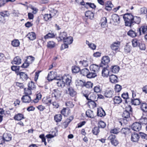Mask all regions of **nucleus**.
<instances>
[{"label": "nucleus", "instance_id": "nucleus-1", "mask_svg": "<svg viewBox=\"0 0 147 147\" xmlns=\"http://www.w3.org/2000/svg\"><path fill=\"white\" fill-rule=\"evenodd\" d=\"M51 72H50L48 74L47 78L49 81H52L53 80H57L56 82L57 85L59 87L63 88L65 86V84L68 86H69L71 83V80L69 78L68 76L65 75H63L61 77H55L54 79H52V76Z\"/></svg>", "mask_w": 147, "mask_h": 147}, {"label": "nucleus", "instance_id": "nucleus-2", "mask_svg": "<svg viewBox=\"0 0 147 147\" xmlns=\"http://www.w3.org/2000/svg\"><path fill=\"white\" fill-rule=\"evenodd\" d=\"M123 18L126 26L131 27L133 25V16L131 13H126L123 15Z\"/></svg>", "mask_w": 147, "mask_h": 147}, {"label": "nucleus", "instance_id": "nucleus-3", "mask_svg": "<svg viewBox=\"0 0 147 147\" xmlns=\"http://www.w3.org/2000/svg\"><path fill=\"white\" fill-rule=\"evenodd\" d=\"M132 109L130 106H128L126 108V110L124 111L123 112L122 116L123 118V120L127 121L129 118L130 115V112H132Z\"/></svg>", "mask_w": 147, "mask_h": 147}, {"label": "nucleus", "instance_id": "nucleus-4", "mask_svg": "<svg viewBox=\"0 0 147 147\" xmlns=\"http://www.w3.org/2000/svg\"><path fill=\"white\" fill-rule=\"evenodd\" d=\"M9 13L7 11H4L0 12V24H4L5 22V18L8 17Z\"/></svg>", "mask_w": 147, "mask_h": 147}, {"label": "nucleus", "instance_id": "nucleus-5", "mask_svg": "<svg viewBox=\"0 0 147 147\" xmlns=\"http://www.w3.org/2000/svg\"><path fill=\"white\" fill-rule=\"evenodd\" d=\"M140 29H138L134 30H130L127 33V35L131 37L134 38L136 36L141 35V33L140 31Z\"/></svg>", "mask_w": 147, "mask_h": 147}, {"label": "nucleus", "instance_id": "nucleus-6", "mask_svg": "<svg viewBox=\"0 0 147 147\" xmlns=\"http://www.w3.org/2000/svg\"><path fill=\"white\" fill-rule=\"evenodd\" d=\"M120 42L119 41H117L113 42L110 46L111 49L113 51L117 52L119 51V46Z\"/></svg>", "mask_w": 147, "mask_h": 147}, {"label": "nucleus", "instance_id": "nucleus-7", "mask_svg": "<svg viewBox=\"0 0 147 147\" xmlns=\"http://www.w3.org/2000/svg\"><path fill=\"white\" fill-rule=\"evenodd\" d=\"M110 61V59L109 56H107L103 57L102 59L100 66L103 67L104 65L107 66Z\"/></svg>", "mask_w": 147, "mask_h": 147}, {"label": "nucleus", "instance_id": "nucleus-8", "mask_svg": "<svg viewBox=\"0 0 147 147\" xmlns=\"http://www.w3.org/2000/svg\"><path fill=\"white\" fill-rule=\"evenodd\" d=\"M141 125L138 122L134 123L131 125V128L134 131H138L140 130L141 129Z\"/></svg>", "mask_w": 147, "mask_h": 147}, {"label": "nucleus", "instance_id": "nucleus-9", "mask_svg": "<svg viewBox=\"0 0 147 147\" xmlns=\"http://www.w3.org/2000/svg\"><path fill=\"white\" fill-rule=\"evenodd\" d=\"M110 71L109 70V66L108 65L106 67L103 68L102 71V76L107 77L108 75H109Z\"/></svg>", "mask_w": 147, "mask_h": 147}, {"label": "nucleus", "instance_id": "nucleus-10", "mask_svg": "<svg viewBox=\"0 0 147 147\" xmlns=\"http://www.w3.org/2000/svg\"><path fill=\"white\" fill-rule=\"evenodd\" d=\"M67 36V33L63 32L60 33L59 36L57 37V39L59 42L63 41Z\"/></svg>", "mask_w": 147, "mask_h": 147}, {"label": "nucleus", "instance_id": "nucleus-11", "mask_svg": "<svg viewBox=\"0 0 147 147\" xmlns=\"http://www.w3.org/2000/svg\"><path fill=\"white\" fill-rule=\"evenodd\" d=\"M90 71L96 74L99 71L100 66L97 65L93 64L90 65Z\"/></svg>", "mask_w": 147, "mask_h": 147}, {"label": "nucleus", "instance_id": "nucleus-12", "mask_svg": "<svg viewBox=\"0 0 147 147\" xmlns=\"http://www.w3.org/2000/svg\"><path fill=\"white\" fill-rule=\"evenodd\" d=\"M140 138L139 135L136 132L131 134V140L133 142H137Z\"/></svg>", "mask_w": 147, "mask_h": 147}, {"label": "nucleus", "instance_id": "nucleus-13", "mask_svg": "<svg viewBox=\"0 0 147 147\" xmlns=\"http://www.w3.org/2000/svg\"><path fill=\"white\" fill-rule=\"evenodd\" d=\"M61 92L58 89H54L53 92L52 94V96L55 98L56 99H58L60 96Z\"/></svg>", "mask_w": 147, "mask_h": 147}, {"label": "nucleus", "instance_id": "nucleus-14", "mask_svg": "<svg viewBox=\"0 0 147 147\" xmlns=\"http://www.w3.org/2000/svg\"><path fill=\"white\" fill-rule=\"evenodd\" d=\"M11 136L9 133H5L3 135V139L4 141L8 142L11 139Z\"/></svg>", "mask_w": 147, "mask_h": 147}, {"label": "nucleus", "instance_id": "nucleus-15", "mask_svg": "<svg viewBox=\"0 0 147 147\" xmlns=\"http://www.w3.org/2000/svg\"><path fill=\"white\" fill-rule=\"evenodd\" d=\"M17 75H19L20 79L22 80H26L28 78L27 75L25 73L23 72H19L17 74Z\"/></svg>", "mask_w": 147, "mask_h": 147}, {"label": "nucleus", "instance_id": "nucleus-16", "mask_svg": "<svg viewBox=\"0 0 147 147\" xmlns=\"http://www.w3.org/2000/svg\"><path fill=\"white\" fill-rule=\"evenodd\" d=\"M131 103L134 105H138L142 103L140 100L138 98L131 99L130 101Z\"/></svg>", "mask_w": 147, "mask_h": 147}, {"label": "nucleus", "instance_id": "nucleus-17", "mask_svg": "<svg viewBox=\"0 0 147 147\" xmlns=\"http://www.w3.org/2000/svg\"><path fill=\"white\" fill-rule=\"evenodd\" d=\"M105 9L108 11H110L113 7V5L110 1H107L105 4Z\"/></svg>", "mask_w": 147, "mask_h": 147}, {"label": "nucleus", "instance_id": "nucleus-18", "mask_svg": "<svg viewBox=\"0 0 147 147\" xmlns=\"http://www.w3.org/2000/svg\"><path fill=\"white\" fill-rule=\"evenodd\" d=\"M22 100L23 102L25 103H29L31 101L30 97L28 95H25L22 98Z\"/></svg>", "mask_w": 147, "mask_h": 147}, {"label": "nucleus", "instance_id": "nucleus-19", "mask_svg": "<svg viewBox=\"0 0 147 147\" xmlns=\"http://www.w3.org/2000/svg\"><path fill=\"white\" fill-rule=\"evenodd\" d=\"M139 123L141 125H146L147 124V118L145 116H142L139 119Z\"/></svg>", "mask_w": 147, "mask_h": 147}, {"label": "nucleus", "instance_id": "nucleus-20", "mask_svg": "<svg viewBox=\"0 0 147 147\" xmlns=\"http://www.w3.org/2000/svg\"><path fill=\"white\" fill-rule=\"evenodd\" d=\"M109 79L110 81L112 83H116L118 82L117 77L115 75H111L110 76Z\"/></svg>", "mask_w": 147, "mask_h": 147}, {"label": "nucleus", "instance_id": "nucleus-21", "mask_svg": "<svg viewBox=\"0 0 147 147\" xmlns=\"http://www.w3.org/2000/svg\"><path fill=\"white\" fill-rule=\"evenodd\" d=\"M97 114L98 116L102 117H104L106 115L105 111L101 108L98 109Z\"/></svg>", "mask_w": 147, "mask_h": 147}, {"label": "nucleus", "instance_id": "nucleus-22", "mask_svg": "<svg viewBox=\"0 0 147 147\" xmlns=\"http://www.w3.org/2000/svg\"><path fill=\"white\" fill-rule=\"evenodd\" d=\"M70 111L68 108H63L61 111V113L65 116H67L70 113Z\"/></svg>", "mask_w": 147, "mask_h": 147}, {"label": "nucleus", "instance_id": "nucleus-23", "mask_svg": "<svg viewBox=\"0 0 147 147\" xmlns=\"http://www.w3.org/2000/svg\"><path fill=\"white\" fill-rule=\"evenodd\" d=\"M119 67L117 65L112 66L110 68V70L113 73H118L119 70Z\"/></svg>", "mask_w": 147, "mask_h": 147}, {"label": "nucleus", "instance_id": "nucleus-24", "mask_svg": "<svg viewBox=\"0 0 147 147\" xmlns=\"http://www.w3.org/2000/svg\"><path fill=\"white\" fill-rule=\"evenodd\" d=\"M13 118L15 120L20 121L24 119V117L23 114L19 113L16 115Z\"/></svg>", "mask_w": 147, "mask_h": 147}, {"label": "nucleus", "instance_id": "nucleus-25", "mask_svg": "<svg viewBox=\"0 0 147 147\" xmlns=\"http://www.w3.org/2000/svg\"><path fill=\"white\" fill-rule=\"evenodd\" d=\"M21 60L19 57H16L13 59L12 62L13 64L19 65L21 63Z\"/></svg>", "mask_w": 147, "mask_h": 147}, {"label": "nucleus", "instance_id": "nucleus-26", "mask_svg": "<svg viewBox=\"0 0 147 147\" xmlns=\"http://www.w3.org/2000/svg\"><path fill=\"white\" fill-rule=\"evenodd\" d=\"M114 92L113 90H109L106 91L105 94V96L107 98H111L114 95Z\"/></svg>", "mask_w": 147, "mask_h": 147}, {"label": "nucleus", "instance_id": "nucleus-27", "mask_svg": "<svg viewBox=\"0 0 147 147\" xmlns=\"http://www.w3.org/2000/svg\"><path fill=\"white\" fill-rule=\"evenodd\" d=\"M112 19L115 22H117L118 23L120 22V18L117 14H114L112 16Z\"/></svg>", "mask_w": 147, "mask_h": 147}, {"label": "nucleus", "instance_id": "nucleus-28", "mask_svg": "<svg viewBox=\"0 0 147 147\" xmlns=\"http://www.w3.org/2000/svg\"><path fill=\"white\" fill-rule=\"evenodd\" d=\"M138 29H140V31L141 33V35L142 34H144L147 33V26H143L140 28H138Z\"/></svg>", "mask_w": 147, "mask_h": 147}, {"label": "nucleus", "instance_id": "nucleus-29", "mask_svg": "<svg viewBox=\"0 0 147 147\" xmlns=\"http://www.w3.org/2000/svg\"><path fill=\"white\" fill-rule=\"evenodd\" d=\"M140 108L141 110L144 112H147V103L145 102H142L141 104Z\"/></svg>", "mask_w": 147, "mask_h": 147}, {"label": "nucleus", "instance_id": "nucleus-30", "mask_svg": "<svg viewBox=\"0 0 147 147\" xmlns=\"http://www.w3.org/2000/svg\"><path fill=\"white\" fill-rule=\"evenodd\" d=\"M85 16L90 19H92L93 18L94 13L90 11H86L85 13Z\"/></svg>", "mask_w": 147, "mask_h": 147}, {"label": "nucleus", "instance_id": "nucleus-31", "mask_svg": "<svg viewBox=\"0 0 147 147\" xmlns=\"http://www.w3.org/2000/svg\"><path fill=\"white\" fill-rule=\"evenodd\" d=\"M68 90L69 92V94L71 96L73 97L76 94V91L72 87H69Z\"/></svg>", "mask_w": 147, "mask_h": 147}, {"label": "nucleus", "instance_id": "nucleus-32", "mask_svg": "<svg viewBox=\"0 0 147 147\" xmlns=\"http://www.w3.org/2000/svg\"><path fill=\"white\" fill-rule=\"evenodd\" d=\"M73 41V39L72 37L69 36L67 37V36L65 38L63 41V42L65 43H67L69 45L71 44Z\"/></svg>", "mask_w": 147, "mask_h": 147}, {"label": "nucleus", "instance_id": "nucleus-33", "mask_svg": "<svg viewBox=\"0 0 147 147\" xmlns=\"http://www.w3.org/2000/svg\"><path fill=\"white\" fill-rule=\"evenodd\" d=\"M55 36V35L53 33L49 32L46 35L44 36L43 38H42V39H45L46 40L47 39L50 38H53Z\"/></svg>", "mask_w": 147, "mask_h": 147}, {"label": "nucleus", "instance_id": "nucleus-34", "mask_svg": "<svg viewBox=\"0 0 147 147\" xmlns=\"http://www.w3.org/2000/svg\"><path fill=\"white\" fill-rule=\"evenodd\" d=\"M27 37L31 40H33L36 38L35 34L33 32L29 33L27 34Z\"/></svg>", "mask_w": 147, "mask_h": 147}, {"label": "nucleus", "instance_id": "nucleus-35", "mask_svg": "<svg viewBox=\"0 0 147 147\" xmlns=\"http://www.w3.org/2000/svg\"><path fill=\"white\" fill-rule=\"evenodd\" d=\"M56 45V43L53 41H50L47 42V47L49 48H53Z\"/></svg>", "mask_w": 147, "mask_h": 147}, {"label": "nucleus", "instance_id": "nucleus-36", "mask_svg": "<svg viewBox=\"0 0 147 147\" xmlns=\"http://www.w3.org/2000/svg\"><path fill=\"white\" fill-rule=\"evenodd\" d=\"M62 119V116L61 114H59L55 115L54 116V120L56 122H60Z\"/></svg>", "mask_w": 147, "mask_h": 147}, {"label": "nucleus", "instance_id": "nucleus-37", "mask_svg": "<svg viewBox=\"0 0 147 147\" xmlns=\"http://www.w3.org/2000/svg\"><path fill=\"white\" fill-rule=\"evenodd\" d=\"M113 101L115 104H119L122 102V99L120 97L115 96L113 98Z\"/></svg>", "mask_w": 147, "mask_h": 147}, {"label": "nucleus", "instance_id": "nucleus-38", "mask_svg": "<svg viewBox=\"0 0 147 147\" xmlns=\"http://www.w3.org/2000/svg\"><path fill=\"white\" fill-rule=\"evenodd\" d=\"M42 101L43 103L48 105H50L51 104V100L50 98H44L42 99Z\"/></svg>", "mask_w": 147, "mask_h": 147}, {"label": "nucleus", "instance_id": "nucleus-39", "mask_svg": "<svg viewBox=\"0 0 147 147\" xmlns=\"http://www.w3.org/2000/svg\"><path fill=\"white\" fill-rule=\"evenodd\" d=\"M35 59L34 57L30 56L27 57V59L26 60V62L28 63L29 64L32 63L34 61Z\"/></svg>", "mask_w": 147, "mask_h": 147}, {"label": "nucleus", "instance_id": "nucleus-40", "mask_svg": "<svg viewBox=\"0 0 147 147\" xmlns=\"http://www.w3.org/2000/svg\"><path fill=\"white\" fill-rule=\"evenodd\" d=\"M86 115L89 117L93 118L94 117L93 112L91 110H88L86 111Z\"/></svg>", "mask_w": 147, "mask_h": 147}, {"label": "nucleus", "instance_id": "nucleus-41", "mask_svg": "<svg viewBox=\"0 0 147 147\" xmlns=\"http://www.w3.org/2000/svg\"><path fill=\"white\" fill-rule=\"evenodd\" d=\"M132 45L133 47H135L138 46L140 43L136 39H134L132 41Z\"/></svg>", "mask_w": 147, "mask_h": 147}, {"label": "nucleus", "instance_id": "nucleus-42", "mask_svg": "<svg viewBox=\"0 0 147 147\" xmlns=\"http://www.w3.org/2000/svg\"><path fill=\"white\" fill-rule=\"evenodd\" d=\"M99 128L98 127H94L92 130V133L95 135H98L100 132Z\"/></svg>", "mask_w": 147, "mask_h": 147}, {"label": "nucleus", "instance_id": "nucleus-43", "mask_svg": "<svg viewBox=\"0 0 147 147\" xmlns=\"http://www.w3.org/2000/svg\"><path fill=\"white\" fill-rule=\"evenodd\" d=\"M102 23L101 24V26L102 28H105L106 26L107 23V19L105 17H103L101 20Z\"/></svg>", "mask_w": 147, "mask_h": 147}, {"label": "nucleus", "instance_id": "nucleus-44", "mask_svg": "<svg viewBox=\"0 0 147 147\" xmlns=\"http://www.w3.org/2000/svg\"><path fill=\"white\" fill-rule=\"evenodd\" d=\"M133 25L134 23L139 24L141 22V18L140 17L136 16H133Z\"/></svg>", "mask_w": 147, "mask_h": 147}, {"label": "nucleus", "instance_id": "nucleus-45", "mask_svg": "<svg viewBox=\"0 0 147 147\" xmlns=\"http://www.w3.org/2000/svg\"><path fill=\"white\" fill-rule=\"evenodd\" d=\"M122 97L124 99H126L125 102L127 103H128V102H129L128 100L129 99L128 98V93L127 92H126L125 93H123L121 95Z\"/></svg>", "mask_w": 147, "mask_h": 147}, {"label": "nucleus", "instance_id": "nucleus-46", "mask_svg": "<svg viewBox=\"0 0 147 147\" xmlns=\"http://www.w3.org/2000/svg\"><path fill=\"white\" fill-rule=\"evenodd\" d=\"M97 76L96 74L95 73L93 72H89H89L88 73L87 75L86 76V77L89 78H94L95 77Z\"/></svg>", "mask_w": 147, "mask_h": 147}, {"label": "nucleus", "instance_id": "nucleus-47", "mask_svg": "<svg viewBox=\"0 0 147 147\" xmlns=\"http://www.w3.org/2000/svg\"><path fill=\"white\" fill-rule=\"evenodd\" d=\"M20 44V42L18 40H14L11 42V45L14 47L19 46Z\"/></svg>", "mask_w": 147, "mask_h": 147}, {"label": "nucleus", "instance_id": "nucleus-48", "mask_svg": "<svg viewBox=\"0 0 147 147\" xmlns=\"http://www.w3.org/2000/svg\"><path fill=\"white\" fill-rule=\"evenodd\" d=\"M79 64L81 66L86 67L88 65V62L86 60H83L79 61Z\"/></svg>", "mask_w": 147, "mask_h": 147}, {"label": "nucleus", "instance_id": "nucleus-49", "mask_svg": "<svg viewBox=\"0 0 147 147\" xmlns=\"http://www.w3.org/2000/svg\"><path fill=\"white\" fill-rule=\"evenodd\" d=\"M89 71L87 68H84L80 71V73L82 75L86 76L88 73L89 72Z\"/></svg>", "mask_w": 147, "mask_h": 147}, {"label": "nucleus", "instance_id": "nucleus-50", "mask_svg": "<svg viewBox=\"0 0 147 147\" xmlns=\"http://www.w3.org/2000/svg\"><path fill=\"white\" fill-rule=\"evenodd\" d=\"M28 88L32 90H33L36 88L35 85L32 81L28 83Z\"/></svg>", "mask_w": 147, "mask_h": 147}, {"label": "nucleus", "instance_id": "nucleus-51", "mask_svg": "<svg viewBox=\"0 0 147 147\" xmlns=\"http://www.w3.org/2000/svg\"><path fill=\"white\" fill-rule=\"evenodd\" d=\"M139 137H140L144 141L147 140V134L143 132L139 133Z\"/></svg>", "mask_w": 147, "mask_h": 147}, {"label": "nucleus", "instance_id": "nucleus-52", "mask_svg": "<svg viewBox=\"0 0 147 147\" xmlns=\"http://www.w3.org/2000/svg\"><path fill=\"white\" fill-rule=\"evenodd\" d=\"M131 46L129 45H126L124 48V52L126 53L130 52L131 50Z\"/></svg>", "mask_w": 147, "mask_h": 147}, {"label": "nucleus", "instance_id": "nucleus-53", "mask_svg": "<svg viewBox=\"0 0 147 147\" xmlns=\"http://www.w3.org/2000/svg\"><path fill=\"white\" fill-rule=\"evenodd\" d=\"M80 70V68L76 66H75L72 67V71L73 73H78Z\"/></svg>", "mask_w": 147, "mask_h": 147}, {"label": "nucleus", "instance_id": "nucleus-54", "mask_svg": "<svg viewBox=\"0 0 147 147\" xmlns=\"http://www.w3.org/2000/svg\"><path fill=\"white\" fill-rule=\"evenodd\" d=\"M105 123L102 121H99L98 123V127L99 128H103L106 126Z\"/></svg>", "mask_w": 147, "mask_h": 147}, {"label": "nucleus", "instance_id": "nucleus-55", "mask_svg": "<svg viewBox=\"0 0 147 147\" xmlns=\"http://www.w3.org/2000/svg\"><path fill=\"white\" fill-rule=\"evenodd\" d=\"M57 10L54 9H53L51 10V11H50V13H49V14L51 18L56 16L57 13Z\"/></svg>", "mask_w": 147, "mask_h": 147}, {"label": "nucleus", "instance_id": "nucleus-56", "mask_svg": "<svg viewBox=\"0 0 147 147\" xmlns=\"http://www.w3.org/2000/svg\"><path fill=\"white\" fill-rule=\"evenodd\" d=\"M31 89L28 88H25L24 89V92L25 95H28L32 94Z\"/></svg>", "mask_w": 147, "mask_h": 147}, {"label": "nucleus", "instance_id": "nucleus-57", "mask_svg": "<svg viewBox=\"0 0 147 147\" xmlns=\"http://www.w3.org/2000/svg\"><path fill=\"white\" fill-rule=\"evenodd\" d=\"M122 89L121 86L119 84H116L115 86V90L116 92H119Z\"/></svg>", "mask_w": 147, "mask_h": 147}, {"label": "nucleus", "instance_id": "nucleus-58", "mask_svg": "<svg viewBox=\"0 0 147 147\" xmlns=\"http://www.w3.org/2000/svg\"><path fill=\"white\" fill-rule=\"evenodd\" d=\"M93 83L90 82H85L84 86L87 88H92V87Z\"/></svg>", "mask_w": 147, "mask_h": 147}, {"label": "nucleus", "instance_id": "nucleus-59", "mask_svg": "<svg viewBox=\"0 0 147 147\" xmlns=\"http://www.w3.org/2000/svg\"><path fill=\"white\" fill-rule=\"evenodd\" d=\"M51 18L49 14H46L44 16V19L46 21L51 20Z\"/></svg>", "mask_w": 147, "mask_h": 147}, {"label": "nucleus", "instance_id": "nucleus-60", "mask_svg": "<svg viewBox=\"0 0 147 147\" xmlns=\"http://www.w3.org/2000/svg\"><path fill=\"white\" fill-rule=\"evenodd\" d=\"M94 90L95 92H99L101 91V89L100 87L99 86H94Z\"/></svg>", "mask_w": 147, "mask_h": 147}, {"label": "nucleus", "instance_id": "nucleus-61", "mask_svg": "<svg viewBox=\"0 0 147 147\" xmlns=\"http://www.w3.org/2000/svg\"><path fill=\"white\" fill-rule=\"evenodd\" d=\"M41 96L42 95L40 93L36 95V98L34 100V102H38V100L41 99Z\"/></svg>", "mask_w": 147, "mask_h": 147}, {"label": "nucleus", "instance_id": "nucleus-62", "mask_svg": "<svg viewBox=\"0 0 147 147\" xmlns=\"http://www.w3.org/2000/svg\"><path fill=\"white\" fill-rule=\"evenodd\" d=\"M120 132L119 129L118 128H115L112 129L110 131L111 133L114 134H117Z\"/></svg>", "mask_w": 147, "mask_h": 147}, {"label": "nucleus", "instance_id": "nucleus-63", "mask_svg": "<svg viewBox=\"0 0 147 147\" xmlns=\"http://www.w3.org/2000/svg\"><path fill=\"white\" fill-rule=\"evenodd\" d=\"M147 13V9L146 7H143L140 9V13L141 14H145Z\"/></svg>", "mask_w": 147, "mask_h": 147}, {"label": "nucleus", "instance_id": "nucleus-64", "mask_svg": "<svg viewBox=\"0 0 147 147\" xmlns=\"http://www.w3.org/2000/svg\"><path fill=\"white\" fill-rule=\"evenodd\" d=\"M138 46L139 47L140 49L142 50H145L146 49L145 45L144 43H140Z\"/></svg>", "mask_w": 147, "mask_h": 147}]
</instances>
